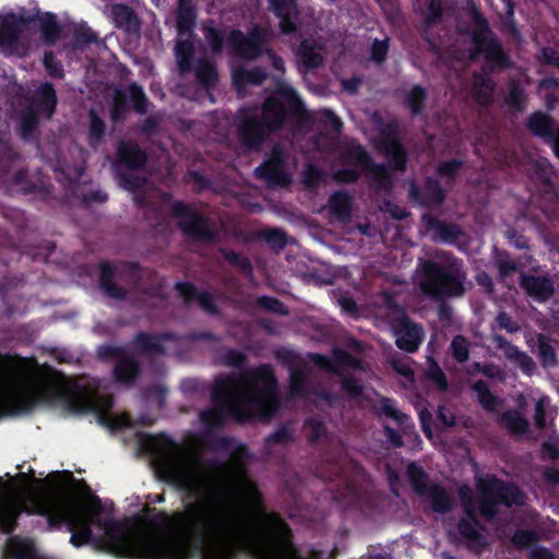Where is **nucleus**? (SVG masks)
<instances>
[{
	"label": "nucleus",
	"mask_w": 559,
	"mask_h": 559,
	"mask_svg": "<svg viewBox=\"0 0 559 559\" xmlns=\"http://www.w3.org/2000/svg\"><path fill=\"white\" fill-rule=\"evenodd\" d=\"M139 443L160 477L192 498L182 512L164 515L165 533L139 520L114 522L97 497L70 489L67 473L49 474L32 487L13 477L0 479V528L10 532L26 512L45 516L51 526L64 524L75 547L92 544L130 559H227L240 548L257 559H296L285 523L261 510L242 454L211 463L165 436L140 435Z\"/></svg>",
	"instance_id": "nucleus-1"
},
{
	"label": "nucleus",
	"mask_w": 559,
	"mask_h": 559,
	"mask_svg": "<svg viewBox=\"0 0 559 559\" xmlns=\"http://www.w3.org/2000/svg\"><path fill=\"white\" fill-rule=\"evenodd\" d=\"M217 407L200 415L204 425L221 424L224 413L238 419L267 417L276 408V386L270 367L245 371L238 377L219 378L213 389Z\"/></svg>",
	"instance_id": "nucleus-2"
},
{
	"label": "nucleus",
	"mask_w": 559,
	"mask_h": 559,
	"mask_svg": "<svg viewBox=\"0 0 559 559\" xmlns=\"http://www.w3.org/2000/svg\"><path fill=\"white\" fill-rule=\"evenodd\" d=\"M477 486L480 492V500L477 503H473L468 487L460 489V498L469 519L459 524V533L467 542L483 545L485 537L481 534V527L473 518L476 510H479L483 515L490 518L495 513L496 503L502 502L507 506L523 504L524 496L518 487L512 485L503 486L498 479L489 475L479 478Z\"/></svg>",
	"instance_id": "nucleus-3"
},
{
	"label": "nucleus",
	"mask_w": 559,
	"mask_h": 559,
	"mask_svg": "<svg viewBox=\"0 0 559 559\" xmlns=\"http://www.w3.org/2000/svg\"><path fill=\"white\" fill-rule=\"evenodd\" d=\"M282 98L290 106L297 105V97L294 90L289 86L282 85L276 96L267 98L264 103L262 121L257 120L255 117L243 119L240 131L248 146L253 147L259 144L260 140L264 136V127L274 129L282 123L285 112V105Z\"/></svg>",
	"instance_id": "nucleus-4"
},
{
	"label": "nucleus",
	"mask_w": 559,
	"mask_h": 559,
	"mask_svg": "<svg viewBox=\"0 0 559 559\" xmlns=\"http://www.w3.org/2000/svg\"><path fill=\"white\" fill-rule=\"evenodd\" d=\"M205 38L212 50L217 52L223 46L230 49L239 57L253 59L261 55L269 34L254 27L246 37L240 32H219L212 26L204 27Z\"/></svg>",
	"instance_id": "nucleus-5"
},
{
	"label": "nucleus",
	"mask_w": 559,
	"mask_h": 559,
	"mask_svg": "<svg viewBox=\"0 0 559 559\" xmlns=\"http://www.w3.org/2000/svg\"><path fill=\"white\" fill-rule=\"evenodd\" d=\"M415 283L431 296H457L463 292L460 276H452L432 262H424L416 271Z\"/></svg>",
	"instance_id": "nucleus-6"
},
{
	"label": "nucleus",
	"mask_w": 559,
	"mask_h": 559,
	"mask_svg": "<svg viewBox=\"0 0 559 559\" xmlns=\"http://www.w3.org/2000/svg\"><path fill=\"white\" fill-rule=\"evenodd\" d=\"M190 2L191 0H179L177 17L178 38L176 45V60L181 73L192 69V60L197 52L190 34L194 21V12Z\"/></svg>",
	"instance_id": "nucleus-7"
},
{
	"label": "nucleus",
	"mask_w": 559,
	"mask_h": 559,
	"mask_svg": "<svg viewBox=\"0 0 559 559\" xmlns=\"http://www.w3.org/2000/svg\"><path fill=\"white\" fill-rule=\"evenodd\" d=\"M56 105L55 91L50 84H43L25 112L21 117V132L23 136H27L35 128L39 119H48L53 112Z\"/></svg>",
	"instance_id": "nucleus-8"
},
{
	"label": "nucleus",
	"mask_w": 559,
	"mask_h": 559,
	"mask_svg": "<svg viewBox=\"0 0 559 559\" xmlns=\"http://www.w3.org/2000/svg\"><path fill=\"white\" fill-rule=\"evenodd\" d=\"M474 28L472 32V40L474 50L469 51V58H475L477 55L483 53L488 62L493 66H502L504 56L501 51L499 44L491 37L487 29L485 21L478 15L474 14Z\"/></svg>",
	"instance_id": "nucleus-9"
},
{
	"label": "nucleus",
	"mask_w": 559,
	"mask_h": 559,
	"mask_svg": "<svg viewBox=\"0 0 559 559\" xmlns=\"http://www.w3.org/2000/svg\"><path fill=\"white\" fill-rule=\"evenodd\" d=\"M407 474L415 490L424 497L436 512H445L451 506V499L447 492L438 486H426L425 474L416 464L407 466Z\"/></svg>",
	"instance_id": "nucleus-10"
},
{
	"label": "nucleus",
	"mask_w": 559,
	"mask_h": 559,
	"mask_svg": "<svg viewBox=\"0 0 559 559\" xmlns=\"http://www.w3.org/2000/svg\"><path fill=\"white\" fill-rule=\"evenodd\" d=\"M25 23L14 14H8L0 23V50L4 53L24 55L20 46L26 39Z\"/></svg>",
	"instance_id": "nucleus-11"
},
{
	"label": "nucleus",
	"mask_w": 559,
	"mask_h": 559,
	"mask_svg": "<svg viewBox=\"0 0 559 559\" xmlns=\"http://www.w3.org/2000/svg\"><path fill=\"white\" fill-rule=\"evenodd\" d=\"M397 312L395 329L396 345L403 350L415 352L423 341L421 329Z\"/></svg>",
	"instance_id": "nucleus-12"
},
{
	"label": "nucleus",
	"mask_w": 559,
	"mask_h": 559,
	"mask_svg": "<svg viewBox=\"0 0 559 559\" xmlns=\"http://www.w3.org/2000/svg\"><path fill=\"white\" fill-rule=\"evenodd\" d=\"M377 146L383 152L395 169L404 168L406 157L402 146L397 142L394 126L390 124L380 130V138L377 142Z\"/></svg>",
	"instance_id": "nucleus-13"
},
{
	"label": "nucleus",
	"mask_w": 559,
	"mask_h": 559,
	"mask_svg": "<svg viewBox=\"0 0 559 559\" xmlns=\"http://www.w3.org/2000/svg\"><path fill=\"white\" fill-rule=\"evenodd\" d=\"M259 177L265 179L271 186H286L290 175L284 169L282 153L275 150L274 156L255 169Z\"/></svg>",
	"instance_id": "nucleus-14"
},
{
	"label": "nucleus",
	"mask_w": 559,
	"mask_h": 559,
	"mask_svg": "<svg viewBox=\"0 0 559 559\" xmlns=\"http://www.w3.org/2000/svg\"><path fill=\"white\" fill-rule=\"evenodd\" d=\"M348 158L355 162L357 165L362 167L364 169L368 170L370 174V177L372 180L377 182L379 188H385L390 175L389 171L384 166L381 165H370L366 152L362 150L361 146L352 144L349 152H348Z\"/></svg>",
	"instance_id": "nucleus-15"
},
{
	"label": "nucleus",
	"mask_w": 559,
	"mask_h": 559,
	"mask_svg": "<svg viewBox=\"0 0 559 559\" xmlns=\"http://www.w3.org/2000/svg\"><path fill=\"white\" fill-rule=\"evenodd\" d=\"M528 127L535 134L547 138L554 152L559 157V130L554 128L548 116L540 112L533 115L528 121Z\"/></svg>",
	"instance_id": "nucleus-16"
},
{
	"label": "nucleus",
	"mask_w": 559,
	"mask_h": 559,
	"mask_svg": "<svg viewBox=\"0 0 559 559\" xmlns=\"http://www.w3.org/2000/svg\"><path fill=\"white\" fill-rule=\"evenodd\" d=\"M3 559H46L31 539L12 538L7 546Z\"/></svg>",
	"instance_id": "nucleus-17"
},
{
	"label": "nucleus",
	"mask_w": 559,
	"mask_h": 559,
	"mask_svg": "<svg viewBox=\"0 0 559 559\" xmlns=\"http://www.w3.org/2000/svg\"><path fill=\"white\" fill-rule=\"evenodd\" d=\"M174 213L178 218V224L187 234L199 236L203 231V221L191 209L182 203L174 205Z\"/></svg>",
	"instance_id": "nucleus-18"
},
{
	"label": "nucleus",
	"mask_w": 559,
	"mask_h": 559,
	"mask_svg": "<svg viewBox=\"0 0 559 559\" xmlns=\"http://www.w3.org/2000/svg\"><path fill=\"white\" fill-rule=\"evenodd\" d=\"M310 359L322 368H325L333 372H342L345 368L357 369L359 368V362L355 358H352L342 350H335L333 353V359L328 360L325 357L320 355H310Z\"/></svg>",
	"instance_id": "nucleus-19"
},
{
	"label": "nucleus",
	"mask_w": 559,
	"mask_h": 559,
	"mask_svg": "<svg viewBox=\"0 0 559 559\" xmlns=\"http://www.w3.org/2000/svg\"><path fill=\"white\" fill-rule=\"evenodd\" d=\"M277 16L281 17V28L284 33L295 29L293 16L295 14L294 0H270Z\"/></svg>",
	"instance_id": "nucleus-20"
},
{
	"label": "nucleus",
	"mask_w": 559,
	"mask_h": 559,
	"mask_svg": "<svg viewBox=\"0 0 559 559\" xmlns=\"http://www.w3.org/2000/svg\"><path fill=\"white\" fill-rule=\"evenodd\" d=\"M522 285L528 295L538 300H546L552 290L550 282L542 277L525 276L523 277Z\"/></svg>",
	"instance_id": "nucleus-21"
},
{
	"label": "nucleus",
	"mask_w": 559,
	"mask_h": 559,
	"mask_svg": "<svg viewBox=\"0 0 559 559\" xmlns=\"http://www.w3.org/2000/svg\"><path fill=\"white\" fill-rule=\"evenodd\" d=\"M177 289L186 300H195L203 309L207 311H212L214 309L213 298L210 294L198 292L191 284L188 283H179L177 285Z\"/></svg>",
	"instance_id": "nucleus-22"
},
{
	"label": "nucleus",
	"mask_w": 559,
	"mask_h": 559,
	"mask_svg": "<svg viewBox=\"0 0 559 559\" xmlns=\"http://www.w3.org/2000/svg\"><path fill=\"white\" fill-rule=\"evenodd\" d=\"M118 157L130 168L140 167L145 160L143 152L133 143H122L118 150Z\"/></svg>",
	"instance_id": "nucleus-23"
},
{
	"label": "nucleus",
	"mask_w": 559,
	"mask_h": 559,
	"mask_svg": "<svg viewBox=\"0 0 559 559\" xmlns=\"http://www.w3.org/2000/svg\"><path fill=\"white\" fill-rule=\"evenodd\" d=\"M165 341V338L158 336L140 335L136 338V345L143 354L154 355L164 353L167 349V346L164 344Z\"/></svg>",
	"instance_id": "nucleus-24"
},
{
	"label": "nucleus",
	"mask_w": 559,
	"mask_h": 559,
	"mask_svg": "<svg viewBox=\"0 0 559 559\" xmlns=\"http://www.w3.org/2000/svg\"><path fill=\"white\" fill-rule=\"evenodd\" d=\"M321 50V47H314L312 43L305 40L299 49V55L304 64L308 68L318 67L322 61Z\"/></svg>",
	"instance_id": "nucleus-25"
},
{
	"label": "nucleus",
	"mask_w": 559,
	"mask_h": 559,
	"mask_svg": "<svg viewBox=\"0 0 559 559\" xmlns=\"http://www.w3.org/2000/svg\"><path fill=\"white\" fill-rule=\"evenodd\" d=\"M264 78V73L260 70L249 71L242 69H233L234 83L238 88H241L246 84H259Z\"/></svg>",
	"instance_id": "nucleus-26"
},
{
	"label": "nucleus",
	"mask_w": 559,
	"mask_h": 559,
	"mask_svg": "<svg viewBox=\"0 0 559 559\" xmlns=\"http://www.w3.org/2000/svg\"><path fill=\"white\" fill-rule=\"evenodd\" d=\"M111 16L118 26L131 27L135 24V16L132 10L123 4H115L111 8Z\"/></svg>",
	"instance_id": "nucleus-27"
},
{
	"label": "nucleus",
	"mask_w": 559,
	"mask_h": 559,
	"mask_svg": "<svg viewBox=\"0 0 559 559\" xmlns=\"http://www.w3.org/2000/svg\"><path fill=\"white\" fill-rule=\"evenodd\" d=\"M380 409L384 415L396 420L405 430L411 427L408 416L401 413L391 400L382 399L380 401Z\"/></svg>",
	"instance_id": "nucleus-28"
},
{
	"label": "nucleus",
	"mask_w": 559,
	"mask_h": 559,
	"mask_svg": "<svg viewBox=\"0 0 559 559\" xmlns=\"http://www.w3.org/2000/svg\"><path fill=\"white\" fill-rule=\"evenodd\" d=\"M493 84L487 76H476L474 81V94L480 104L489 102Z\"/></svg>",
	"instance_id": "nucleus-29"
},
{
	"label": "nucleus",
	"mask_w": 559,
	"mask_h": 559,
	"mask_svg": "<svg viewBox=\"0 0 559 559\" xmlns=\"http://www.w3.org/2000/svg\"><path fill=\"white\" fill-rule=\"evenodd\" d=\"M329 206L336 216L345 218L349 212L350 200L345 193H335L331 197Z\"/></svg>",
	"instance_id": "nucleus-30"
},
{
	"label": "nucleus",
	"mask_w": 559,
	"mask_h": 559,
	"mask_svg": "<svg viewBox=\"0 0 559 559\" xmlns=\"http://www.w3.org/2000/svg\"><path fill=\"white\" fill-rule=\"evenodd\" d=\"M506 355L509 359L515 361L526 374H531L534 369L533 360L524 353L518 350L513 346H507Z\"/></svg>",
	"instance_id": "nucleus-31"
},
{
	"label": "nucleus",
	"mask_w": 559,
	"mask_h": 559,
	"mask_svg": "<svg viewBox=\"0 0 559 559\" xmlns=\"http://www.w3.org/2000/svg\"><path fill=\"white\" fill-rule=\"evenodd\" d=\"M138 371L134 361L130 358H122L117 364L115 372L116 377L121 381L131 380Z\"/></svg>",
	"instance_id": "nucleus-32"
},
{
	"label": "nucleus",
	"mask_w": 559,
	"mask_h": 559,
	"mask_svg": "<svg viewBox=\"0 0 559 559\" xmlns=\"http://www.w3.org/2000/svg\"><path fill=\"white\" fill-rule=\"evenodd\" d=\"M474 390L477 393L481 405L490 411H495L498 405V400L488 391L487 385L479 381L474 384Z\"/></svg>",
	"instance_id": "nucleus-33"
},
{
	"label": "nucleus",
	"mask_w": 559,
	"mask_h": 559,
	"mask_svg": "<svg viewBox=\"0 0 559 559\" xmlns=\"http://www.w3.org/2000/svg\"><path fill=\"white\" fill-rule=\"evenodd\" d=\"M501 421L513 432H522L527 426L526 420L516 412L503 414Z\"/></svg>",
	"instance_id": "nucleus-34"
},
{
	"label": "nucleus",
	"mask_w": 559,
	"mask_h": 559,
	"mask_svg": "<svg viewBox=\"0 0 559 559\" xmlns=\"http://www.w3.org/2000/svg\"><path fill=\"white\" fill-rule=\"evenodd\" d=\"M197 78L205 85L211 84L215 79V69L209 61L199 60L195 67Z\"/></svg>",
	"instance_id": "nucleus-35"
},
{
	"label": "nucleus",
	"mask_w": 559,
	"mask_h": 559,
	"mask_svg": "<svg viewBox=\"0 0 559 559\" xmlns=\"http://www.w3.org/2000/svg\"><path fill=\"white\" fill-rule=\"evenodd\" d=\"M426 197L421 200L427 205L439 204L443 200V192L439 185L432 180H428L426 185Z\"/></svg>",
	"instance_id": "nucleus-36"
},
{
	"label": "nucleus",
	"mask_w": 559,
	"mask_h": 559,
	"mask_svg": "<svg viewBox=\"0 0 559 559\" xmlns=\"http://www.w3.org/2000/svg\"><path fill=\"white\" fill-rule=\"evenodd\" d=\"M41 33L47 43H53L59 34V28L52 16H48L41 23Z\"/></svg>",
	"instance_id": "nucleus-37"
},
{
	"label": "nucleus",
	"mask_w": 559,
	"mask_h": 559,
	"mask_svg": "<svg viewBox=\"0 0 559 559\" xmlns=\"http://www.w3.org/2000/svg\"><path fill=\"white\" fill-rule=\"evenodd\" d=\"M111 274H112L111 266H109V265H103L102 266V272H100V283H102V286H103V288L105 289V292L109 296H111V297H120L121 295L119 294L118 289H116L110 284Z\"/></svg>",
	"instance_id": "nucleus-38"
},
{
	"label": "nucleus",
	"mask_w": 559,
	"mask_h": 559,
	"mask_svg": "<svg viewBox=\"0 0 559 559\" xmlns=\"http://www.w3.org/2000/svg\"><path fill=\"white\" fill-rule=\"evenodd\" d=\"M539 353L544 361V365L551 366L555 364L556 356L552 346L545 340V337L538 338Z\"/></svg>",
	"instance_id": "nucleus-39"
},
{
	"label": "nucleus",
	"mask_w": 559,
	"mask_h": 559,
	"mask_svg": "<svg viewBox=\"0 0 559 559\" xmlns=\"http://www.w3.org/2000/svg\"><path fill=\"white\" fill-rule=\"evenodd\" d=\"M451 347L453 350V355L457 360L464 361L467 358L468 349H467L466 341L463 337L456 336L452 341Z\"/></svg>",
	"instance_id": "nucleus-40"
},
{
	"label": "nucleus",
	"mask_w": 559,
	"mask_h": 559,
	"mask_svg": "<svg viewBox=\"0 0 559 559\" xmlns=\"http://www.w3.org/2000/svg\"><path fill=\"white\" fill-rule=\"evenodd\" d=\"M91 118V126H90V139L91 142L94 144L97 142L103 134L104 126L103 122L96 117L94 111H91L90 114Z\"/></svg>",
	"instance_id": "nucleus-41"
},
{
	"label": "nucleus",
	"mask_w": 559,
	"mask_h": 559,
	"mask_svg": "<svg viewBox=\"0 0 559 559\" xmlns=\"http://www.w3.org/2000/svg\"><path fill=\"white\" fill-rule=\"evenodd\" d=\"M425 98V92L423 88L415 86L408 95V105L413 112H417L420 109V103Z\"/></svg>",
	"instance_id": "nucleus-42"
},
{
	"label": "nucleus",
	"mask_w": 559,
	"mask_h": 559,
	"mask_svg": "<svg viewBox=\"0 0 559 559\" xmlns=\"http://www.w3.org/2000/svg\"><path fill=\"white\" fill-rule=\"evenodd\" d=\"M304 374L299 371H293L290 376V393L294 396H298L302 392L304 388Z\"/></svg>",
	"instance_id": "nucleus-43"
},
{
	"label": "nucleus",
	"mask_w": 559,
	"mask_h": 559,
	"mask_svg": "<svg viewBox=\"0 0 559 559\" xmlns=\"http://www.w3.org/2000/svg\"><path fill=\"white\" fill-rule=\"evenodd\" d=\"M548 405H549V399L547 396L540 397L536 403L535 421L538 427L545 426L544 413Z\"/></svg>",
	"instance_id": "nucleus-44"
},
{
	"label": "nucleus",
	"mask_w": 559,
	"mask_h": 559,
	"mask_svg": "<svg viewBox=\"0 0 559 559\" xmlns=\"http://www.w3.org/2000/svg\"><path fill=\"white\" fill-rule=\"evenodd\" d=\"M388 51V45L385 40L374 41L371 48V57L374 61L381 62Z\"/></svg>",
	"instance_id": "nucleus-45"
},
{
	"label": "nucleus",
	"mask_w": 559,
	"mask_h": 559,
	"mask_svg": "<svg viewBox=\"0 0 559 559\" xmlns=\"http://www.w3.org/2000/svg\"><path fill=\"white\" fill-rule=\"evenodd\" d=\"M429 378L441 389L447 388L445 377L437 366H431L428 370Z\"/></svg>",
	"instance_id": "nucleus-46"
},
{
	"label": "nucleus",
	"mask_w": 559,
	"mask_h": 559,
	"mask_svg": "<svg viewBox=\"0 0 559 559\" xmlns=\"http://www.w3.org/2000/svg\"><path fill=\"white\" fill-rule=\"evenodd\" d=\"M130 95H131V99L134 103L136 110L141 111V112L144 111L145 110V108L143 106L144 94H143L142 90L140 87H138L136 85H132L130 87Z\"/></svg>",
	"instance_id": "nucleus-47"
},
{
	"label": "nucleus",
	"mask_w": 559,
	"mask_h": 559,
	"mask_svg": "<svg viewBox=\"0 0 559 559\" xmlns=\"http://www.w3.org/2000/svg\"><path fill=\"white\" fill-rule=\"evenodd\" d=\"M44 63L48 72L53 76H60L62 74L61 67L58 62L55 61V58L51 53H46Z\"/></svg>",
	"instance_id": "nucleus-48"
},
{
	"label": "nucleus",
	"mask_w": 559,
	"mask_h": 559,
	"mask_svg": "<svg viewBox=\"0 0 559 559\" xmlns=\"http://www.w3.org/2000/svg\"><path fill=\"white\" fill-rule=\"evenodd\" d=\"M393 368L407 380L413 381V370L406 362L395 360L393 361Z\"/></svg>",
	"instance_id": "nucleus-49"
},
{
	"label": "nucleus",
	"mask_w": 559,
	"mask_h": 559,
	"mask_svg": "<svg viewBox=\"0 0 559 559\" xmlns=\"http://www.w3.org/2000/svg\"><path fill=\"white\" fill-rule=\"evenodd\" d=\"M120 185L129 191H135L138 188L144 185V181L140 178H135L133 180H130L128 178H121Z\"/></svg>",
	"instance_id": "nucleus-50"
},
{
	"label": "nucleus",
	"mask_w": 559,
	"mask_h": 559,
	"mask_svg": "<svg viewBox=\"0 0 559 559\" xmlns=\"http://www.w3.org/2000/svg\"><path fill=\"white\" fill-rule=\"evenodd\" d=\"M344 389L352 395L356 396L360 393L361 386L357 383L356 380L345 379L343 382Z\"/></svg>",
	"instance_id": "nucleus-51"
},
{
	"label": "nucleus",
	"mask_w": 559,
	"mask_h": 559,
	"mask_svg": "<svg viewBox=\"0 0 559 559\" xmlns=\"http://www.w3.org/2000/svg\"><path fill=\"white\" fill-rule=\"evenodd\" d=\"M459 166L460 164L456 162L443 163L442 165H440L438 171L442 176H450L459 168Z\"/></svg>",
	"instance_id": "nucleus-52"
},
{
	"label": "nucleus",
	"mask_w": 559,
	"mask_h": 559,
	"mask_svg": "<svg viewBox=\"0 0 559 559\" xmlns=\"http://www.w3.org/2000/svg\"><path fill=\"white\" fill-rule=\"evenodd\" d=\"M242 361V355L239 352L236 350H229L225 355V364L237 366Z\"/></svg>",
	"instance_id": "nucleus-53"
},
{
	"label": "nucleus",
	"mask_w": 559,
	"mask_h": 559,
	"mask_svg": "<svg viewBox=\"0 0 559 559\" xmlns=\"http://www.w3.org/2000/svg\"><path fill=\"white\" fill-rule=\"evenodd\" d=\"M260 302L263 307L269 308L272 311L281 312L283 310V305L275 299L262 298Z\"/></svg>",
	"instance_id": "nucleus-54"
},
{
	"label": "nucleus",
	"mask_w": 559,
	"mask_h": 559,
	"mask_svg": "<svg viewBox=\"0 0 559 559\" xmlns=\"http://www.w3.org/2000/svg\"><path fill=\"white\" fill-rule=\"evenodd\" d=\"M438 417L445 426H452L455 423L452 413L448 412L444 407L439 409Z\"/></svg>",
	"instance_id": "nucleus-55"
},
{
	"label": "nucleus",
	"mask_w": 559,
	"mask_h": 559,
	"mask_svg": "<svg viewBox=\"0 0 559 559\" xmlns=\"http://www.w3.org/2000/svg\"><path fill=\"white\" fill-rule=\"evenodd\" d=\"M335 177L340 181L349 182V181H354L358 177V174L355 170H343V171H338L335 175Z\"/></svg>",
	"instance_id": "nucleus-56"
},
{
	"label": "nucleus",
	"mask_w": 559,
	"mask_h": 559,
	"mask_svg": "<svg viewBox=\"0 0 559 559\" xmlns=\"http://www.w3.org/2000/svg\"><path fill=\"white\" fill-rule=\"evenodd\" d=\"M455 236H456V228L455 227H444V226L440 227V237L444 241H451L452 239L455 238Z\"/></svg>",
	"instance_id": "nucleus-57"
},
{
	"label": "nucleus",
	"mask_w": 559,
	"mask_h": 559,
	"mask_svg": "<svg viewBox=\"0 0 559 559\" xmlns=\"http://www.w3.org/2000/svg\"><path fill=\"white\" fill-rule=\"evenodd\" d=\"M441 13V2L439 0H431L429 7L428 20L437 17Z\"/></svg>",
	"instance_id": "nucleus-58"
},
{
	"label": "nucleus",
	"mask_w": 559,
	"mask_h": 559,
	"mask_svg": "<svg viewBox=\"0 0 559 559\" xmlns=\"http://www.w3.org/2000/svg\"><path fill=\"white\" fill-rule=\"evenodd\" d=\"M497 320L499 325L507 329L508 331L516 330V326L511 323L510 319L504 313H500Z\"/></svg>",
	"instance_id": "nucleus-59"
},
{
	"label": "nucleus",
	"mask_w": 559,
	"mask_h": 559,
	"mask_svg": "<svg viewBox=\"0 0 559 559\" xmlns=\"http://www.w3.org/2000/svg\"><path fill=\"white\" fill-rule=\"evenodd\" d=\"M340 306L345 312L353 313L355 310V304L349 298H342L338 300Z\"/></svg>",
	"instance_id": "nucleus-60"
},
{
	"label": "nucleus",
	"mask_w": 559,
	"mask_h": 559,
	"mask_svg": "<svg viewBox=\"0 0 559 559\" xmlns=\"http://www.w3.org/2000/svg\"><path fill=\"white\" fill-rule=\"evenodd\" d=\"M319 177V173L318 170L312 167V166H308L307 167V174H306V181L308 185H313L316 179Z\"/></svg>",
	"instance_id": "nucleus-61"
},
{
	"label": "nucleus",
	"mask_w": 559,
	"mask_h": 559,
	"mask_svg": "<svg viewBox=\"0 0 559 559\" xmlns=\"http://www.w3.org/2000/svg\"><path fill=\"white\" fill-rule=\"evenodd\" d=\"M543 55L547 62L556 63L557 66H559V58L555 55L554 51H548L547 49H545L543 51Z\"/></svg>",
	"instance_id": "nucleus-62"
},
{
	"label": "nucleus",
	"mask_w": 559,
	"mask_h": 559,
	"mask_svg": "<svg viewBox=\"0 0 559 559\" xmlns=\"http://www.w3.org/2000/svg\"><path fill=\"white\" fill-rule=\"evenodd\" d=\"M534 559H552L551 554L546 549H537L533 552Z\"/></svg>",
	"instance_id": "nucleus-63"
},
{
	"label": "nucleus",
	"mask_w": 559,
	"mask_h": 559,
	"mask_svg": "<svg viewBox=\"0 0 559 559\" xmlns=\"http://www.w3.org/2000/svg\"><path fill=\"white\" fill-rule=\"evenodd\" d=\"M370 559H391V557L385 552H376L374 549L370 550L369 555Z\"/></svg>",
	"instance_id": "nucleus-64"
}]
</instances>
